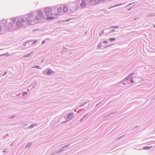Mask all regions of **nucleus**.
I'll return each mask as SVG.
<instances>
[{
	"instance_id": "1",
	"label": "nucleus",
	"mask_w": 155,
	"mask_h": 155,
	"mask_svg": "<svg viewBox=\"0 0 155 155\" xmlns=\"http://www.w3.org/2000/svg\"><path fill=\"white\" fill-rule=\"evenodd\" d=\"M52 9L49 7H46L45 8L44 12L45 15L47 17V19H52L54 18L51 16L52 13H51Z\"/></svg>"
},
{
	"instance_id": "2",
	"label": "nucleus",
	"mask_w": 155,
	"mask_h": 155,
	"mask_svg": "<svg viewBox=\"0 0 155 155\" xmlns=\"http://www.w3.org/2000/svg\"><path fill=\"white\" fill-rule=\"evenodd\" d=\"M38 15H36L34 18L32 19V21H34L38 22L41 18H43L44 17V15L42 12L40 11L39 10L37 12Z\"/></svg>"
},
{
	"instance_id": "3",
	"label": "nucleus",
	"mask_w": 155,
	"mask_h": 155,
	"mask_svg": "<svg viewBox=\"0 0 155 155\" xmlns=\"http://www.w3.org/2000/svg\"><path fill=\"white\" fill-rule=\"evenodd\" d=\"M90 1L91 2H94V4L96 5L100 2L104 1V0H90Z\"/></svg>"
},
{
	"instance_id": "4",
	"label": "nucleus",
	"mask_w": 155,
	"mask_h": 155,
	"mask_svg": "<svg viewBox=\"0 0 155 155\" xmlns=\"http://www.w3.org/2000/svg\"><path fill=\"white\" fill-rule=\"evenodd\" d=\"M33 18V15L32 14H29L26 18L28 20H31V19Z\"/></svg>"
},
{
	"instance_id": "5",
	"label": "nucleus",
	"mask_w": 155,
	"mask_h": 155,
	"mask_svg": "<svg viewBox=\"0 0 155 155\" xmlns=\"http://www.w3.org/2000/svg\"><path fill=\"white\" fill-rule=\"evenodd\" d=\"M68 7L66 6H64L63 8V11L64 12H68Z\"/></svg>"
},
{
	"instance_id": "6",
	"label": "nucleus",
	"mask_w": 155,
	"mask_h": 155,
	"mask_svg": "<svg viewBox=\"0 0 155 155\" xmlns=\"http://www.w3.org/2000/svg\"><path fill=\"white\" fill-rule=\"evenodd\" d=\"M62 8L61 7H59L58 8V13H56L55 14V15H58L59 13H60L62 12Z\"/></svg>"
},
{
	"instance_id": "7",
	"label": "nucleus",
	"mask_w": 155,
	"mask_h": 155,
	"mask_svg": "<svg viewBox=\"0 0 155 155\" xmlns=\"http://www.w3.org/2000/svg\"><path fill=\"white\" fill-rule=\"evenodd\" d=\"M86 5V2L84 0H82L81 3V7H83Z\"/></svg>"
},
{
	"instance_id": "8",
	"label": "nucleus",
	"mask_w": 155,
	"mask_h": 155,
	"mask_svg": "<svg viewBox=\"0 0 155 155\" xmlns=\"http://www.w3.org/2000/svg\"><path fill=\"white\" fill-rule=\"evenodd\" d=\"M152 147V146H150V147L146 146V147H144L143 148V149H144L145 150H149V149H150Z\"/></svg>"
},
{
	"instance_id": "9",
	"label": "nucleus",
	"mask_w": 155,
	"mask_h": 155,
	"mask_svg": "<svg viewBox=\"0 0 155 155\" xmlns=\"http://www.w3.org/2000/svg\"><path fill=\"white\" fill-rule=\"evenodd\" d=\"M17 25H18V26H21V23H20L19 21H18L17 22Z\"/></svg>"
},
{
	"instance_id": "10",
	"label": "nucleus",
	"mask_w": 155,
	"mask_h": 155,
	"mask_svg": "<svg viewBox=\"0 0 155 155\" xmlns=\"http://www.w3.org/2000/svg\"><path fill=\"white\" fill-rule=\"evenodd\" d=\"M52 73V71L51 70H49L47 72V73L48 74H51Z\"/></svg>"
},
{
	"instance_id": "11",
	"label": "nucleus",
	"mask_w": 155,
	"mask_h": 155,
	"mask_svg": "<svg viewBox=\"0 0 155 155\" xmlns=\"http://www.w3.org/2000/svg\"><path fill=\"white\" fill-rule=\"evenodd\" d=\"M109 40L110 41H113L115 40V38H110Z\"/></svg>"
},
{
	"instance_id": "12",
	"label": "nucleus",
	"mask_w": 155,
	"mask_h": 155,
	"mask_svg": "<svg viewBox=\"0 0 155 155\" xmlns=\"http://www.w3.org/2000/svg\"><path fill=\"white\" fill-rule=\"evenodd\" d=\"M25 21V20L24 18H22L21 20V22H24Z\"/></svg>"
},
{
	"instance_id": "13",
	"label": "nucleus",
	"mask_w": 155,
	"mask_h": 155,
	"mask_svg": "<svg viewBox=\"0 0 155 155\" xmlns=\"http://www.w3.org/2000/svg\"><path fill=\"white\" fill-rule=\"evenodd\" d=\"M12 20H13V21H14V22H15L16 21V19L15 18H14Z\"/></svg>"
},
{
	"instance_id": "14",
	"label": "nucleus",
	"mask_w": 155,
	"mask_h": 155,
	"mask_svg": "<svg viewBox=\"0 0 155 155\" xmlns=\"http://www.w3.org/2000/svg\"><path fill=\"white\" fill-rule=\"evenodd\" d=\"M1 30H2L1 27V26H0V32L1 31Z\"/></svg>"
},
{
	"instance_id": "15",
	"label": "nucleus",
	"mask_w": 155,
	"mask_h": 155,
	"mask_svg": "<svg viewBox=\"0 0 155 155\" xmlns=\"http://www.w3.org/2000/svg\"><path fill=\"white\" fill-rule=\"evenodd\" d=\"M107 41H105L104 42V43H107Z\"/></svg>"
},
{
	"instance_id": "16",
	"label": "nucleus",
	"mask_w": 155,
	"mask_h": 155,
	"mask_svg": "<svg viewBox=\"0 0 155 155\" xmlns=\"http://www.w3.org/2000/svg\"><path fill=\"white\" fill-rule=\"evenodd\" d=\"M69 115L72 116L73 115V114H70Z\"/></svg>"
},
{
	"instance_id": "17",
	"label": "nucleus",
	"mask_w": 155,
	"mask_h": 155,
	"mask_svg": "<svg viewBox=\"0 0 155 155\" xmlns=\"http://www.w3.org/2000/svg\"><path fill=\"white\" fill-rule=\"evenodd\" d=\"M131 82L132 83H133V80H131Z\"/></svg>"
},
{
	"instance_id": "18",
	"label": "nucleus",
	"mask_w": 155,
	"mask_h": 155,
	"mask_svg": "<svg viewBox=\"0 0 155 155\" xmlns=\"http://www.w3.org/2000/svg\"><path fill=\"white\" fill-rule=\"evenodd\" d=\"M35 67L38 68L39 67H38V66H35Z\"/></svg>"
},
{
	"instance_id": "19",
	"label": "nucleus",
	"mask_w": 155,
	"mask_h": 155,
	"mask_svg": "<svg viewBox=\"0 0 155 155\" xmlns=\"http://www.w3.org/2000/svg\"><path fill=\"white\" fill-rule=\"evenodd\" d=\"M45 42V41H42V43H44Z\"/></svg>"
},
{
	"instance_id": "20",
	"label": "nucleus",
	"mask_w": 155,
	"mask_h": 155,
	"mask_svg": "<svg viewBox=\"0 0 155 155\" xmlns=\"http://www.w3.org/2000/svg\"><path fill=\"white\" fill-rule=\"evenodd\" d=\"M24 57H27V56H25V55H24Z\"/></svg>"
}]
</instances>
